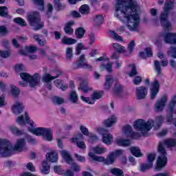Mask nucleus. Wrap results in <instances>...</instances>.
<instances>
[{"mask_svg":"<svg viewBox=\"0 0 176 176\" xmlns=\"http://www.w3.org/2000/svg\"><path fill=\"white\" fill-rule=\"evenodd\" d=\"M52 12H53V6H52V4H48V8L46 13L48 18L52 17Z\"/></svg>","mask_w":176,"mask_h":176,"instance_id":"63","label":"nucleus"},{"mask_svg":"<svg viewBox=\"0 0 176 176\" xmlns=\"http://www.w3.org/2000/svg\"><path fill=\"white\" fill-rule=\"evenodd\" d=\"M168 56H170L173 58H176V47L171 46L168 51Z\"/></svg>","mask_w":176,"mask_h":176,"instance_id":"50","label":"nucleus"},{"mask_svg":"<svg viewBox=\"0 0 176 176\" xmlns=\"http://www.w3.org/2000/svg\"><path fill=\"white\" fill-rule=\"evenodd\" d=\"M46 157L51 162V163H56L58 160V155L56 151H51L50 153H47Z\"/></svg>","mask_w":176,"mask_h":176,"instance_id":"23","label":"nucleus"},{"mask_svg":"<svg viewBox=\"0 0 176 176\" xmlns=\"http://www.w3.org/2000/svg\"><path fill=\"white\" fill-rule=\"evenodd\" d=\"M75 34L76 38L80 39L81 38H83V36L85 35V29L79 28L76 30Z\"/></svg>","mask_w":176,"mask_h":176,"instance_id":"45","label":"nucleus"},{"mask_svg":"<svg viewBox=\"0 0 176 176\" xmlns=\"http://www.w3.org/2000/svg\"><path fill=\"white\" fill-rule=\"evenodd\" d=\"M133 84L135 86H138L141 82H142V77L140 76H135L133 80Z\"/></svg>","mask_w":176,"mask_h":176,"instance_id":"60","label":"nucleus"},{"mask_svg":"<svg viewBox=\"0 0 176 176\" xmlns=\"http://www.w3.org/2000/svg\"><path fill=\"white\" fill-rule=\"evenodd\" d=\"M20 76L24 82H28L29 83L30 87L38 86L39 82H41V76L38 73L34 74L32 76L28 73H21Z\"/></svg>","mask_w":176,"mask_h":176,"instance_id":"6","label":"nucleus"},{"mask_svg":"<svg viewBox=\"0 0 176 176\" xmlns=\"http://www.w3.org/2000/svg\"><path fill=\"white\" fill-rule=\"evenodd\" d=\"M11 110L14 115H20L24 111V103L21 100H16L12 104Z\"/></svg>","mask_w":176,"mask_h":176,"instance_id":"12","label":"nucleus"},{"mask_svg":"<svg viewBox=\"0 0 176 176\" xmlns=\"http://www.w3.org/2000/svg\"><path fill=\"white\" fill-rule=\"evenodd\" d=\"M104 21V17L102 15H96L94 18V23L96 27H98V25H101Z\"/></svg>","mask_w":176,"mask_h":176,"instance_id":"37","label":"nucleus"},{"mask_svg":"<svg viewBox=\"0 0 176 176\" xmlns=\"http://www.w3.org/2000/svg\"><path fill=\"white\" fill-rule=\"evenodd\" d=\"M8 7L6 6H1L0 7V16L1 17H8Z\"/></svg>","mask_w":176,"mask_h":176,"instance_id":"51","label":"nucleus"},{"mask_svg":"<svg viewBox=\"0 0 176 176\" xmlns=\"http://www.w3.org/2000/svg\"><path fill=\"white\" fill-rule=\"evenodd\" d=\"M60 153L63 159L65 160L66 163H67V164H72V157H71V155H69V153H68V151L65 150H62L60 151Z\"/></svg>","mask_w":176,"mask_h":176,"instance_id":"25","label":"nucleus"},{"mask_svg":"<svg viewBox=\"0 0 176 176\" xmlns=\"http://www.w3.org/2000/svg\"><path fill=\"white\" fill-rule=\"evenodd\" d=\"M53 76H51L50 74H45L42 77V80L43 83L45 84V86L48 90H52V80H54Z\"/></svg>","mask_w":176,"mask_h":176,"instance_id":"18","label":"nucleus"},{"mask_svg":"<svg viewBox=\"0 0 176 176\" xmlns=\"http://www.w3.org/2000/svg\"><path fill=\"white\" fill-rule=\"evenodd\" d=\"M131 71L129 73V76L133 77L137 75V69L135 68V65H131Z\"/></svg>","mask_w":176,"mask_h":176,"instance_id":"61","label":"nucleus"},{"mask_svg":"<svg viewBox=\"0 0 176 176\" xmlns=\"http://www.w3.org/2000/svg\"><path fill=\"white\" fill-rule=\"evenodd\" d=\"M76 43V39L68 38L67 36H65L61 39V43H63V45H74Z\"/></svg>","mask_w":176,"mask_h":176,"instance_id":"34","label":"nucleus"},{"mask_svg":"<svg viewBox=\"0 0 176 176\" xmlns=\"http://www.w3.org/2000/svg\"><path fill=\"white\" fill-rule=\"evenodd\" d=\"M135 93L138 100H144L148 95V87L144 86L138 87Z\"/></svg>","mask_w":176,"mask_h":176,"instance_id":"15","label":"nucleus"},{"mask_svg":"<svg viewBox=\"0 0 176 176\" xmlns=\"http://www.w3.org/2000/svg\"><path fill=\"white\" fill-rule=\"evenodd\" d=\"M84 137L82 133L78 134L76 138H72L70 141L71 142L76 143L78 148L80 149H85L86 148V144L83 141H79V140H83Z\"/></svg>","mask_w":176,"mask_h":176,"instance_id":"17","label":"nucleus"},{"mask_svg":"<svg viewBox=\"0 0 176 176\" xmlns=\"http://www.w3.org/2000/svg\"><path fill=\"white\" fill-rule=\"evenodd\" d=\"M135 47V41L134 40H132L129 44H128V50L127 54L128 56L131 55L133 53V50H134V47Z\"/></svg>","mask_w":176,"mask_h":176,"instance_id":"44","label":"nucleus"},{"mask_svg":"<svg viewBox=\"0 0 176 176\" xmlns=\"http://www.w3.org/2000/svg\"><path fill=\"white\" fill-rule=\"evenodd\" d=\"M74 24H75V22L72 21L65 24L64 28V31L65 34H67V35H71L74 34V29H72V25H74Z\"/></svg>","mask_w":176,"mask_h":176,"instance_id":"26","label":"nucleus"},{"mask_svg":"<svg viewBox=\"0 0 176 176\" xmlns=\"http://www.w3.org/2000/svg\"><path fill=\"white\" fill-rule=\"evenodd\" d=\"M89 82L87 80H82L78 87V90H81L83 93H88V91H90L91 90V88H89Z\"/></svg>","mask_w":176,"mask_h":176,"instance_id":"24","label":"nucleus"},{"mask_svg":"<svg viewBox=\"0 0 176 176\" xmlns=\"http://www.w3.org/2000/svg\"><path fill=\"white\" fill-rule=\"evenodd\" d=\"M154 69L157 75H162V67L160 66V62H159V60L154 61Z\"/></svg>","mask_w":176,"mask_h":176,"instance_id":"43","label":"nucleus"},{"mask_svg":"<svg viewBox=\"0 0 176 176\" xmlns=\"http://www.w3.org/2000/svg\"><path fill=\"white\" fill-rule=\"evenodd\" d=\"M168 100V98H167V96H163L160 100L156 101L155 110L157 112H162V111L164 109V107H166Z\"/></svg>","mask_w":176,"mask_h":176,"instance_id":"14","label":"nucleus"},{"mask_svg":"<svg viewBox=\"0 0 176 176\" xmlns=\"http://www.w3.org/2000/svg\"><path fill=\"white\" fill-rule=\"evenodd\" d=\"M156 157L155 153H150L147 155V161L148 163H151V164H153V162H155V159Z\"/></svg>","mask_w":176,"mask_h":176,"instance_id":"54","label":"nucleus"},{"mask_svg":"<svg viewBox=\"0 0 176 176\" xmlns=\"http://www.w3.org/2000/svg\"><path fill=\"white\" fill-rule=\"evenodd\" d=\"M163 38L165 43L169 45H176V33L167 32L163 34Z\"/></svg>","mask_w":176,"mask_h":176,"instance_id":"13","label":"nucleus"},{"mask_svg":"<svg viewBox=\"0 0 176 176\" xmlns=\"http://www.w3.org/2000/svg\"><path fill=\"white\" fill-rule=\"evenodd\" d=\"M79 12L81 14H89L90 13V7L87 4H84L79 8Z\"/></svg>","mask_w":176,"mask_h":176,"instance_id":"36","label":"nucleus"},{"mask_svg":"<svg viewBox=\"0 0 176 176\" xmlns=\"http://www.w3.org/2000/svg\"><path fill=\"white\" fill-rule=\"evenodd\" d=\"M69 100L74 104H76L78 100V94H76V92L72 91L69 95Z\"/></svg>","mask_w":176,"mask_h":176,"instance_id":"38","label":"nucleus"},{"mask_svg":"<svg viewBox=\"0 0 176 176\" xmlns=\"http://www.w3.org/2000/svg\"><path fill=\"white\" fill-rule=\"evenodd\" d=\"M11 153L10 143L0 139V155L3 157H8V156H10Z\"/></svg>","mask_w":176,"mask_h":176,"instance_id":"9","label":"nucleus"},{"mask_svg":"<svg viewBox=\"0 0 176 176\" xmlns=\"http://www.w3.org/2000/svg\"><path fill=\"white\" fill-rule=\"evenodd\" d=\"M130 151L135 157H142V153H141V150L138 147H131Z\"/></svg>","mask_w":176,"mask_h":176,"instance_id":"35","label":"nucleus"},{"mask_svg":"<svg viewBox=\"0 0 176 176\" xmlns=\"http://www.w3.org/2000/svg\"><path fill=\"white\" fill-rule=\"evenodd\" d=\"M28 20L31 27H33V30L35 31L43 28V22H41V15H39V12H32L28 16Z\"/></svg>","mask_w":176,"mask_h":176,"instance_id":"5","label":"nucleus"},{"mask_svg":"<svg viewBox=\"0 0 176 176\" xmlns=\"http://www.w3.org/2000/svg\"><path fill=\"white\" fill-rule=\"evenodd\" d=\"M129 3L116 4L115 16L120 21H126L129 31H138L140 27L139 13L142 12V7L138 4L137 0H129Z\"/></svg>","mask_w":176,"mask_h":176,"instance_id":"1","label":"nucleus"},{"mask_svg":"<svg viewBox=\"0 0 176 176\" xmlns=\"http://www.w3.org/2000/svg\"><path fill=\"white\" fill-rule=\"evenodd\" d=\"M52 101L54 104H57V105H61V104H64L65 102L64 98H60L58 96H54L52 98Z\"/></svg>","mask_w":176,"mask_h":176,"instance_id":"47","label":"nucleus"},{"mask_svg":"<svg viewBox=\"0 0 176 176\" xmlns=\"http://www.w3.org/2000/svg\"><path fill=\"white\" fill-rule=\"evenodd\" d=\"M160 89V83L159 80H155L151 84V99L155 100L156 98V96H157V93H159V90Z\"/></svg>","mask_w":176,"mask_h":176,"instance_id":"11","label":"nucleus"},{"mask_svg":"<svg viewBox=\"0 0 176 176\" xmlns=\"http://www.w3.org/2000/svg\"><path fill=\"white\" fill-rule=\"evenodd\" d=\"M122 131L126 137H131V135H133V127H131L130 125L124 126Z\"/></svg>","mask_w":176,"mask_h":176,"instance_id":"32","label":"nucleus"},{"mask_svg":"<svg viewBox=\"0 0 176 176\" xmlns=\"http://www.w3.org/2000/svg\"><path fill=\"white\" fill-rule=\"evenodd\" d=\"M100 69L101 71H104V69H106V71H107V72H112V63H111L110 62H108L107 63V65H101L100 66Z\"/></svg>","mask_w":176,"mask_h":176,"instance_id":"40","label":"nucleus"},{"mask_svg":"<svg viewBox=\"0 0 176 176\" xmlns=\"http://www.w3.org/2000/svg\"><path fill=\"white\" fill-rule=\"evenodd\" d=\"M164 120V118H163V116H160L157 117L155 119L156 124L154 125V129L155 130H157V129H160V126H162V123H163Z\"/></svg>","mask_w":176,"mask_h":176,"instance_id":"39","label":"nucleus"},{"mask_svg":"<svg viewBox=\"0 0 176 176\" xmlns=\"http://www.w3.org/2000/svg\"><path fill=\"white\" fill-rule=\"evenodd\" d=\"M113 91L116 97H123V87L120 84H115Z\"/></svg>","mask_w":176,"mask_h":176,"instance_id":"22","label":"nucleus"},{"mask_svg":"<svg viewBox=\"0 0 176 176\" xmlns=\"http://www.w3.org/2000/svg\"><path fill=\"white\" fill-rule=\"evenodd\" d=\"M9 129L10 131L15 135H23V134H24V132H23V131H20L17 127L14 126H11Z\"/></svg>","mask_w":176,"mask_h":176,"instance_id":"42","label":"nucleus"},{"mask_svg":"<svg viewBox=\"0 0 176 176\" xmlns=\"http://www.w3.org/2000/svg\"><path fill=\"white\" fill-rule=\"evenodd\" d=\"M112 47L117 53H122L124 56H129V54H127V50H126V47L124 46L116 43L112 44Z\"/></svg>","mask_w":176,"mask_h":176,"instance_id":"20","label":"nucleus"},{"mask_svg":"<svg viewBox=\"0 0 176 176\" xmlns=\"http://www.w3.org/2000/svg\"><path fill=\"white\" fill-rule=\"evenodd\" d=\"M153 167V164L147 163V164H142L140 166V171L141 173H145V171H148V170H151Z\"/></svg>","mask_w":176,"mask_h":176,"instance_id":"33","label":"nucleus"},{"mask_svg":"<svg viewBox=\"0 0 176 176\" xmlns=\"http://www.w3.org/2000/svg\"><path fill=\"white\" fill-rule=\"evenodd\" d=\"M14 151H17L18 152H23V151H27V146H25V140H18L15 145L14 146Z\"/></svg>","mask_w":176,"mask_h":176,"instance_id":"19","label":"nucleus"},{"mask_svg":"<svg viewBox=\"0 0 176 176\" xmlns=\"http://www.w3.org/2000/svg\"><path fill=\"white\" fill-rule=\"evenodd\" d=\"M102 97V95L98 92H94L92 98H86L83 96H80V99L84 101V102H87V104H94L96 102V100H100Z\"/></svg>","mask_w":176,"mask_h":176,"instance_id":"16","label":"nucleus"},{"mask_svg":"<svg viewBox=\"0 0 176 176\" xmlns=\"http://www.w3.org/2000/svg\"><path fill=\"white\" fill-rule=\"evenodd\" d=\"M0 57H1V58H8V57H10V52L0 50Z\"/></svg>","mask_w":176,"mask_h":176,"instance_id":"59","label":"nucleus"},{"mask_svg":"<svg viewBox=\"0 0 176 176\" xmlns=\"http://www.w3.org/2000/svg\"><path fill=\"white\" fill-rule=\"evenodd\" d=\"M173 9H174V0H166L163 10L160 15V21L162 27L166 31L173 30L171 23L168 21V14H170V10Z\"/></svg>","mask_w":176,"mask_h":176,"instance_id":"3","label":"nucleus"},{"mask_svg":"<svg viewBox=\"0 0 176 176\" xmlns=\"http://www.w3.org/2000/svg\"><path fill=\"white\" fill-rule=\"evenodd\" d=\"M41 173L43 174H49V173H50V165L49 164V161L44 160L43 162Z\"/></svg>","mask_w":176,"mask_h":176,"instance_id":"29","label":"nucleus"},{"mask_svg":"<svg viewBox=\"0 0 176 176\" xmlns=\"http://www.w3.org/2000/svg\"><path fill=\"white\" fill-rule=\"evenodd\" d=\"M86 60V56L85 54H81L77 62H74L72 67L73 69H79V68H84V69H89L91 71L93 69V66L91 65L85 63Z\"/></svg>","mask_w":176,"mask_h":176,"instance_id":"8","label":"nucleus"},{"mask_svg":"<svg viewBox=\"0 0 176 176\" xmlns=\"http://www.w3.org/2000/svg\"><path fill=\"white\" fill-rule=\"evenodd\" d=\"M140 137H146V134H142V132H132L131 138H140Z\"/></svg>","mask_w":176,"mask_h":176,"instance_id":"58","label":"nucleus"},{"mask_svg":"<svg viewBox=\"0 0 176 176\" xmlns=\"http://www.w3.org/2000/svg\"><path fill=\"white\" fill-rule=\"evenodd\" d=\"M19 126H25L30 124L29 131L34 135H43V140L46 141L53 140V132L50 128H34V122L30 120L28 113H25L24 115L18 116L16 120Z\"/></svg>","mask_w":176,"mask_h":176,"instance_id":"2","label":"nucleus"},{"mask_svg":"<svg viewBox=\"0 0 176 176\" xmlns=\"http://www.w3.org/2000/svg\"><path fill=\"white\" fill-rule=\"evenodd\" d=\"M25 49L29 53H35L36 52V47L35 46L25 47Z\"/></svg>","mask_w":176,"mask_h":176,"instance_id":"64","label":"nucleus"},{"mask_svg":"<svg viewBox=\"0 0 176 176\" xmlns=\"http://www.w3.org/2000/svg\"><path fill=\"white\" fill-rule=\"evenodd\" d=\"M109 36L111 38V39H114L115 41H117L118 42H123V38L120 36L118 33H116L113 30H109Z\"/></svg>","mask_w":176,"mask_h":176,"instance_id":"30","label":"nucleus"},{"mask_svg":"<svg viewBox=\"0 0 176 176\" xmlns=\"http://www.w3.org/2000/svg\"><path fill=\"white\" fill-rule=\"evenodd\" d=\"M115 123H116V117H115V116H111L103 122V125L105 127H112V125L115 124Z\"/></svg>","mask_w":176,"mask_h":176,"instance_id":"27","label":"nucleus"},{"mask_svg":"<svg viewBox=\"0 0 176 176\" xmlns=\"http://www.w3.org/2000/svg\"><path fill=\"white\" fill-rule=\"evenodd\" d=\"M81 50H85V46H83V44L80 43L76 47V54L79 56V54H80Z\"/></svg>","mask_w":176,"mask_h":176,"instance_id":"56","label":"nucleus"},{"mask_svg":"<svg viewBox=\"0 0 176 176\" xmlns=\"http://www.w3.org/2000/svg\"><path fill=\"white\" fill-rule=\"evenodd\" d=\"M155 122L152 120H148L147 122L138 119L133 123V129L138 131H140L142 134H148V131H151L152 127H153Z\"/></svg>","mask_w":176,"mask_h":176,"instance_id":"4","label":"nucleus"},{"mask_svg":"<svg viewBox=\"0 0 176 176\" xmlns=\"http://www.w3.org/2000/svg\"><path fill=\"white\" fill-rule=\"evenodd\" d=\"M80 130L81 133L84 135H86L87 137H88V135L90 134V133H89V129L83 125L80 126Z\"/></svg>","mask_w":176,"mask_h":176,"instance_id":"57","label":"nucleus"},{"mask_svg":"<svg viewBox=\"0 0 176 176\" xmlns=\"http://www.w3.org/2000/svg\"><path fill=\"white\" fill-rule=\"evenodd\" d=\"M98 131L102 134V141L106 145H111L113 142V136L108 133V130L104 128H98Z\"/></svg>","mask_w":176,"mask_h":176,"instance_id":"10","label":"nucleus"},{"mask_svg":"<svg viewBox=\"0 0 176 176\" xmlns=\"http://www.w3.org/2000/svg\"><path fill=\"white\" fill-rule=\"evenodd\" d=\"M88 137H89L88 141L91 144H93V142H95V141H98V136H97L93 133H89Z\"/></svg>","mask_w":176,"mask_h":176,"instance_id":"55","label":"nucleus"},{"mask_svg":"<svg viewBox=\"0 0 176 176\" xmlns=\"http://www.w3.org/2000/svg\"><path fill=\"white\" fill-rule=\"evenodd\" d=\"M176 104V95L173 96L172 100H170V103L168 105V109L170 111L174 110V107H175Z\"/></svg>","mask_w":176,"mask_h":176,"instance_id":"48","label":"nucleus"},{"mask_svg":"<svg viewBox=\"0 0 176 176\" xmlns=\"http://www.w3.org/2000/svg\"><path fill=\"white\" fill-rule=\"evenodd\" d=\"M116 144L119 146H130L131 142L129 140L118 139L116 140Z\"/></svg>","mask_w":176,"mask_h":176,"instance_id":"31","label":"nucleus"},{"mask_svg":"<svg viewBox=\"0 0 176 176\" xmlns=\"http://www.w3.org/2000/svg\"><path fill=\"white\" fill-rule=\"evenodd\" d=\"M34 5L37 6L38 10H43L45 6L43 4V0H33Z\"/></svg>","mask_w":176,"mask_h":176,"instance_id":"46","label":"nucleus"},{"mask_svg":"<svg viewBox=\"0 0 176 176\" xmlns=\"http://www.w3.org/2000/svg\"><path fill=\"white\" fill-rule=\"evenodd\" d=\"M113 82H115L113 76L111 75L106 76L105 82L104 84V90H109V89H111V86L113 85Z\"/></svg>","mask_w":176,"mask_h":176,"instance_id":"21","label":"nucleus"},{"mask_svg":"<svg viewBox=\"0 0 176 176\" xmlns=\"http://www.w3.org/2000/svg\"><path fill=\"white\" fill-rule=\"evenodd\" d=\"M89 156L92 159V160H94L95 162H104V164H107V166H109V164H113L115 163V159L116 157L113 156V153H111L107 159H105L104 157L96 155L94 153L90 152L89 153Z\"/></svg>","mask_w":176,"mask_h":176,"instance_id":"7","label":"nucleus"},{"mask_svg":"<svg viewBox=\"0 0 176 176\" xmlns=\"http://www.w3.org/2000/svg\"><path fill=\"white\" fill-rule=\"evenodd\" d=\"M6 34H8V29L6 28V27L3 25L0 26V36H5Z\"/></svg>","mask_w":176,"mask_h":176,"instance_id":"62","label":"nucleus"},{"mask_svg":"<svg viewBox=\"0 0 176 176\" xmlns=\"http://www.w3.org/2000/svg\"><path fill=\"white\" fill-rule=\"evenodd\" d=\"M110 173L113 174V175L116 176H124L123 170L120 168H111L110 170Z\"/></svg>","mask_w":176,"mask_h":176,"instance_id":"41","label":"nucleus"},{"mask_svg":"<svg viewBox=\"0 0 176 176\" xmlns=\"http://www.w3.org/2000/svg\"><path fill=\"white\" fill-rule=\"evenodd\" d=\"M74 56V54L72 52V47H68L66 48V59L67 60H71Z\"/></svg>","mask_w":176,"mask_h":176,"instance_id":"52","label":"nucleus"},{"mask_svg":"<svg viewBox=\"0 0 176 176\" xmlns=\"http://www.w3.org/2000/svg\"><path fill=\"white\" fill-rule=\"evenodd\" d=\"M11 93L14 97H17L19 94H20V91H19V88L16 87L14 85H11Z\"/></svg>","mask_w":176,"mask_h":176,"instance_id":"53","label":"nucleus"},{"mask_svg":"<svg viewBox=\"0 0 176 176\" xmlns=\"http://www.w3.org/2000/svg\"><path fill=\"white\" fill-rule=\"evenodd\" d=\"M91 150L94 152V153H96V155H101L107 152V148L101 146L92 147Z\"/></svg>","mask_w":176,"mask_h":176,"instance_id":"28","label":"nucleus"},{"mask_svg":"<svg viewBox=\"0 0 176 176\" xmlns=\"http://www.w3.org/2000/svg\"><path fill=\"white\" fill-rule=\"evenodd\" d=\"M14 21L16 24L21 25V27H25V25H27V22H25V21H24V19H23L22 18H20V17L14 19Z\"/></svg>","mask_w":176,"mask_h":176,"instance_id":"49","label":"nucleus"}]
</instances>
